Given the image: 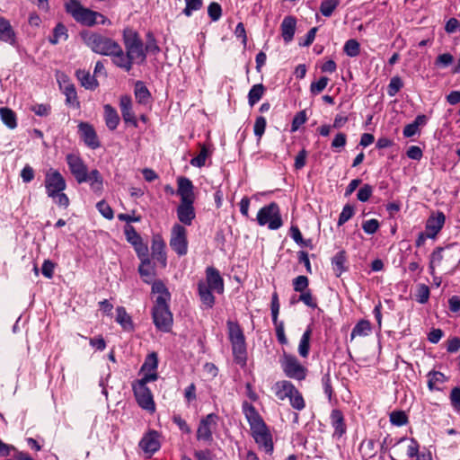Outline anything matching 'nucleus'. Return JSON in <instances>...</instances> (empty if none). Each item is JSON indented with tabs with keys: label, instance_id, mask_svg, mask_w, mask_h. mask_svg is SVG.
I'll list each match as a JSON object with an SVG mask.
<instances>
[{
	"label": "nucleus",
	"instance_id": "f257e3e1",
	"mask_svg": "<svg viewBox=\"0 0 460 460\" xmlns=\"http://www.w3.org/2000/svg\"><path fill=\"white\" fill-rule=\"evenodd\" d=\"M122 39L125 50L119 44L114 65L129 72L134 64L142 65L146 62L144 43L138 33L129 28L123 31Z\"/></svg>",
	"mask_w": 460,
	"mask_h": 460
},
{
	"label": "nucleus",
	"instance_id": "f03ea898",
	"mask_svg": "<svg viewBox=\"0 0 460 460\" xmlns=\"http://www.w3.org/2000/svg\"><path fill=\"white\" fill-rule=\"evenodd\" d=\"M243 412L250 425L252 436L265 453L273 451L271 434L255 407L248 402L242 405Z\"/></svg>",
	"mask_w": 460,
	"mask_h": 460
},
{
	"label": "nucleus",
	"instance_id": "7ed1b4c3",
	"mask_svg": "<svg viewBox=\"0 0 460 460\" xmlns=\"http://www.w3.org/2000/svg\"><path fill=\"white\" fill-rule=\"evenodd\" d=\"M80 37L84 43L94 53L111 57L112 63L116 59L119 43L110 37L96 31L84 30Z\"/></svg>",
	"mask_w": 460,
	"mask_h": 460
},
{
	"label": "nucleus",
	"instance_id": "20e7f679",
	"mask_svg": "<svg viewBox=\"0 0 460 460\" xmlns=\"http://www.w3.org/2000/svg\"><path fill=\"white\" fill-rule=\"evenodd\" d=\"M65 9L77 22L83 25L111 24V21L104 15L84 7L78 0H67L65 4Z\"/></svg>",
	"mask_w": 460,
	"mask_h": 460
},
{
	"label": "nucleus",
	"instance_id": "39448f33",
	"mask_svg": "<svg viewBox=\"0 0 460 460\" xmlns=\"http://www.w3.org/2000/svg\"><path fill=\"white\" fill-rule=\"evenodd\" d=\"M226 326L234 360L236 364L243 367L246 364L247 360V349L243 332L237 322L228 320Z\"/></svg>",
	"mask_w": 460,
	"mask_h": 460
},
{
	"label": "nucleus",
	"instance_id": "423d86ee",
	"mask_svg": "<svg viewBox=\"0 0 460 460\" xmlns=\"http://www.w3.org/2000/svg\"><path fill=\"white\" fill-rule=\"evenodd\" d=\"M155 381V376L142 377L132 384L133 393L139 407L146 411L153 413L155 411V403L150 389L146 386L147 383Z\"/></svg>",
	"mask_w": 460,
	"mask_h": 460
},
{
	"label": "nucleus",
	"instance_id": "0eeeda50",
	"mask_svg": "<svg viewBox=\"0 0 460 460\" xmlns=\"http://www.w3.org/2000/svg\"><path fill=\"white\" fill-rule=\"evenodd\" d=\"M256 220L261 226H267L270 230H278L283 225L280 209L276 202L262 207L258 211Z\"/></svg>",
	"mask_w": 460,
	"mask_h": 460
},
{
	"label": "nucleus",
	"instance_id": "6e6552de",
	"mask_svg": "<svg viewBox=\"0 0 460 460\" xmlns=\"http://www.w3.org/2000/svg\"><path fill=\"white\" fill-rule=\"evenodd\" d=\"M279 363L287 377L297 381L305 379L308 370L299 362L296 356L284 352L279 359Z\"/></svg>",
	"mask_w": 460,
	"mask_h": 460
},
{
	"label": "nucleus",
	"instance_id": "1a4fd4ad",
	"mask_svg": "<svg viewBox=\"0 0 460 460\" xmlns=\"http://www.w3.org/2000/svg\"><path fill=\"white\" fill-rule=\"evenodd\" d=\"M152 315L154 323L158 330L164 332H168L171 330L173 320L168 303H164L161 300L159 304H155Z\"/></svg>",
	"mask_w": 460,
	"mask_h": 460
},
{
	"label": "nucleus",
	"instance_id": "9d476101",
	"mask_svg": "<svg viewBox=\"0 0 460 460\" xmlns=\"http://www.w3.org/2000/svg\"><path fill=\"white\" fill-rule=\"evenodd\" d=\"M170 246L179 256L187 254V230L183 226L175 224L172 226L171 231Z\"/></svg>",
	"mask_w": 460,
	"mask_h": 460
},
{
	"label": "nucleus",
	"instance_id": "9b49d317",
	"mask_svg": "<svg viewBox=\"0 0 460 460\" xmlns=\"http://www.w3.org/2000/svg\"><path fill=\"white\" fill-rule=\"evenodd\" d=\"M44 186L48 197L64 191L66 182L63 175L56 169L50 168L45 172Z\"/></svg>",
	"mask_w": 460,
	"mask_h": 460
},
{
	"label": "nucleus",
	"instance_id": "f8f14e48",
	"mask_svg": "<svg viewBox=\"0 0 460 460\" xmlns=\"http://www.w3.org/2000/svg\"><path fill=\"white\" fill-rule=\"evenodd\" d=\"M218 416L215 413H209L199 421L197 429V439L205 442L213 440V433L217 428Z\"/></svg>",
	"mask_w": 460,
	"mask_h": 460
},
{
	"label": "nucleus",
	"instance_id": "ddd939ff",
	"mask_svg": "<svg viewBox=\"0 0 460 460\" xmlns=\"http://www.w3.org/2000/svg\"><path fill=\"white\" fill-rule=\"evenodd\" d=\"M66 161L68 168L78 183H84L86 181L85 175L88 173V169L83 159L79 155L67 154Z\"/></svg>",
	"mask_w": 460,
	"mask_h": 460
},
{
	"label": "nucleus",
	"instance_id": "4468645a",
	"mask_svg": "<svg viewBox=\"0 0 460 460\" xmlns=\"http://www.w3.org/2000/svg\"><path fill=\"white\" fill-rule=\"evenodd\" d=\"M78 131L82 140L88 147L92 149L100 147V141L92 125L87 122H80L78 125Z\"/></svg>",
	"mask_w": 460,
	"mask_h": 460
},
{
	"label": "nucleus",
	"instance_id": "2eb2a0df",
	"mask_svg": "<svg viewBox=\"0 0 460 460\" xmlns=\"http://www.w3.org/2000/svg\"><path fill=\"white\" fill-rule=\"evenodd\" d=\"M446 222V217L443 212L438 211L432 214L426 223V233L429 238H435L443 228Z\"/></svg>",
	"mask_w": 460,
	"mask_h": 460
},
{
	"label": "nucleus",
	"instance_id": "dca6fc26",
	"mask_svg": "<svg viewBox=\"0 0 460 460\" xmlns=\"http://www.w3.org/2000/svg\"><path fill=\"white\" fill-rule=\"evenodd\" d=\"M204 282L217 294H223L225 286L224 279L218 270L214 267L206 269V280Z\"/></svg>",
	"mask_w": 460,
	"mask_h": 460
},
{
	"label": "nucleus",
	"instance_id": "f3484780",
	"mask_svg": "<svg viewBox=\"0 0 460 460\" xmlns=\"http://www.w3.org/2000/svg\"><path fill=\"white\" fill-rule=\"evenodd\" d=\"M140 448L149 456L159 450L161 444L157 431L151 430L146 433L139 442Z\"/></svg>",
	"mask_w": 460,
	"mask_h": 460
},
{
	"label": "nucleus",
	"instance_id": "a211bd4d",
	"mask_svg": "<svg viewBox=\"0 0 460 460\" xmlns=\"http://www.w3.org/2000/svg\"><path fill=\"white\" fill-rule=\"evenodd\" d=\"M177 193L181 197V202H194L193 184L190 180L185 177H180L177 181Z\"/></svg>",
	"mask_w": 460,
	"mask_h": 460
},
{
	"label": "nucleus",
	"instance_id": "6ab92c4d",
	"mask_svg": "<svg viewBox=\"0 0 460 460\" xmlns=\"http://www.w3.org/2000/svg\"><path fill=\"white\" fill-rule=\"evenodd\" d=\"M119 107L124 121L137 128V120L132 109L131 97L128 95L121 96L119 100Z\"/></svg>",
	"mask_w": 460,
	"mask_h": 460
},
{
	"label": "nucleus",
	"instance_id": "aec40b11",
	"mask_svg": "<svg viewBox=\"0 0 460 460\" xmlns=\"http://www.w3.org/2000/svg\"><path fill=\"white\" fill-rule=\"evenodd\" d=\"M214 290L210 288L204 280L198 282V294L202 304L203 309H211L215 303L216 297L213 295Z\"/></svg>",
	"mask_w": 460,
	"mask_h": 460
},
{
	"label": "nucleus",
	"instance_id": "412c9836",
	"mask_svg": "<svg viewBox=\"0 0 460 460\" xmlns=\"http://www.w3.org/2000/svg\"><path fill=\"white\" fill-rule=\"evenodd\" d=\"M331 424L334 429L333 437L341 438L346 433V424L341 411L334 409L331 412Z\"/></svg>",
	"mask_w": 460,
	"mask_h": 460
},
{
	"label": "nucleus",
	"instance_id": "4be33fe9",
	"mask_svg": "<svg viewBox=\"0 0 460 460\" xmlns=\"http://www.w3.org/2000/svg\"><path fill=\"white\" fill-rule=\"evenodd\" d=\"M177 217L181 223L190 226L195 218L193 202H181L177 208Z\"/></svg>",
	"mask_w": 460,
	"mask_h": 460
},
{
	"label": "nucleus",
	"instance_id": "5701e85b",
	"mask_svg": "<svg viewBox=\"0 0 460 460\" xmlns=\"http://www.w3.org/2000/svg\"><path fill=\"white\" fill-rule=\"evenodd\" d=\"M296 29V19L294 16L288 15L284 17L281 24L280 31L281 36L286 43L293 40Z\"/></svg>",
	"mask_w": 460,
	"mask_h": 460
},
{
	"label": "nucleus",
	"instance_id": "b1692460",
	"mask_svg": "<svg viewBox=\"0 0 460 460\" xmlns=\"http://www.w3.org/2000/svg\"><path fill=\"white\" fill-rule=\"evenodd\" d=\"M296 388V387L290 381L280 380L274 384L272 391L279 400L284 401L292 395Z\"/></svg>",
	"mask_w": 460,
	"mask_h": 460
},
{
	"label": "nucleus",
	"instance_id": "393cba45",
	"mask_svg": "<svg viewBox=\"0 0 460 460\" xmlns=\"http://www.w3.org/2000/svg\"><path fill=\"white\" fill-rule=\"evenodd\" d=\"M165 243L160 236H155L152 240V258L161 263L162 267L166 266Z\"/></svg>",
	"mask_w": 460,
	"mask_h": 460
},
{
	"label": "nucleus",
	"instance_id": "a878e982",
	"mask_svg": "<svg viewBox=\"0 0 460 460\" xmlns=\"http://www.w3.org/2000/svg\"><path fill=\"white\" fill-rule=\"evenodd\" d=\"M0 40L10 45L16 42V35L10 22L3 16H0Z\"/></svg>",
	"mask_w": 460,
	"mask_h": 460
},
{
	"label": "nucleus",
	"instance_id": "bb28decb",
	"mask_svg": "<svg viewBox=\"0 0 460 460\" xmlns=\"http://www.w3.org/2000/svg\"><path fill=\"white\" fill-rule=\"evenodd\" d=\"M158 358L155 352L148 354L141 367L142 377H148L149 376H155V380L158 378L157 374Z\"/></svg>",
	"mask_w": 460,
	"mask_h": 460
},
{
	"label": "nucleus",
	"instance_id": "cd10ccee",
	"mask_svg": "<svg viewBox=\"0 0 460 460\" xmlns=\"http://www.w3.org/2000/svg\"><path fill=\"white\" fill-rule=\"evenodd\" d=\"M86 181L90 185L91 190L101 195L103 190V178L97 169H93L85 175Z\"/></svg>",
	"mask_w": 460,
	"mask_h": 460
},
{
	"label": "nucleus",
	"instance_id": "c85d7f7f",
	"mask_svg": "<svg viewBox=\"0 0 460 460\" xmlns=\"http://www.w3.org/2000/svg\"><path fill=\"white\" fill-rule=\"evenodd\" d=\"M372 332V325L368 320L361 319L353 327L349 341H352L356 337H367Z\"/></svg>",
	"mask_w": 460,
	"mask_h": 460
},
{
	"label": "nucleus",
	"instance_id": "c756f323",
	"mask_svg": "<svg viewBox=\"0 0 460 460\" xmlns=\"http://www.w3.org/2000/svg\"><path fill=\"white\" fill-rule=\"evenodd\" d=\"M103 110L107 128L111 131L115 130L119 123V117L117 111L111 104H105Z\"/></svg>",
	"mask_w": 460,
	"mask_h": 460
},
{
	"label": "nucleus",
	"instance_id": "7c9ffc66",
	"mask_svg": "<svg viewBox=\"0 0 460 460\" xmlns=\"http://www.w3.org/2000/svg\"><path fill=\"white\" fill-rule=\"evenodd\" d=\"M116 322L122 327L126 332H131L134 330V324L131 316L127 313L123 306H118L116 309Z\"/></svg>",
	"mask_w": 460,
	"mask_h": 460
},
{
	"label": "nucleus",
	"instance_id": "2f4dec72",
	"mask_svg": "<svg viewBox=\"0 0 460 460\" xmlns=\"http://www.w3.org/2000/svg\"><path fill=\"white\" fill-rule=\"evenodd\" d=\"M75 75L81 85L85 89L93 91L98 87V81L88 71L77 70Z\"/></svg>",
	"mask_w": 460,
	"mask_h": 460
},
{
	"label": "nucleus",
	"instance_id": "473e14b6",
	"mask_svg": "<svg viewBox=\"0 0 460 460\" xmlns=\"http://www.w3.org/2000/svg\"><path fill=\"white\" fill-rule=\"evenodd\" d=\"M152 292L157 295L155 304H159L160 299H162L164 303H168L171 299L170 292L161 280H155L152 283Z\"/></svg>",
	"mask_w": 460,
	"mask_h": 460
},
{
	"label": "nucleus",
	"instance_id": "72a5a7b5",
	"mask_svg": "<svg viewBox=\"0 0 460 460\" xmlns=\"http://www.w3.org/2000/svg\"><path fill=\"white\" fill-rule=\"evenodd\" d=\"M347 257L344 251H340L332 259V266L336 277L341 276V274L347 270V267L345 265Z\"/></svg>",
	"mask_w": 460,
	"mask_h": 460
},
{
	"label": "nucleus",
	"instance_id": "f704fd0d",
	"mask_svg": "<svg viewBox=\"0 0 460 460\" xmlns=\"http://www.w3.org/2000/svg\"><path fill=\"white\" fill-rule=\"evenodd\" d=\"M427 117L423 114L418 115L414 121L406 125L403 128L402 134L405 137H411L419 132L420 126H424L427 123Z\"/></svg>",
	"mask_w": 460,
	"mask_h": 460
},
{
	"label": "nucleus",
	"instance_id": "c9c22d12",
	"mask_svg": "<svg viewBox=\"0 0 460 460\" xmlns=\"http://www.w3.org/2000/svg\"><path fill=\"white\" fill-rule=\"evenodd\" d=\"M136 100L140 104H147L151 100V93L142 81H137L134 90Z\"/></svg>",
	"mask_w": 460,
	"mask_h": 460
},
{
	"label": "nucleus",
	"instance_id": "e433bc0d",
	"mask_svg": "<svg viewBox=\"0 0 460 460\" xmlns=\"http://www.w3.org/2000/svg\"><path fill=\"white\" fill-rule=\"evenodd\" d=\"M359 451L363 460H369L374 457L376 453V442L374 439H366L360 443Z\"/></svg>",
	"mask_w": 460,
	"mask_h": 460
},
{
	"label": "nucleus",
	"instance_id": "4c0bfd02",
	"mask_svg": "<svg viewBox=\"0 0 460 460\" xmlns=\"http://www.w3.org/2000/svg\"><path fill=\"white\" fill-rule=\"evenodd\" d=\"M0 118L2 122L10 129L17 127V117L15 112L7 107L0 108Z\"/></svg>",
	"mask_w": 460,
	"mask_h": 460
},
{
	"label": "nucleus",
	"instance_id": "58836bf2",
	"mask_svg": "<svg viewBox=\"0 0 460 460\" xmlns=\"http://www.w3.org/2000/svg\"><path fill=\"white\" fill-rule=\"evenodd\" d=\"M138 272L146 283H151L155 276V270L151 266L149 258L142 259Z\"/></svg>",
	"mask_w": 460,
	"mask_h": 460
},
{
	"label": "nucleus",
	"instance_id": "ea45409f",
	"mask_svg": "<svg viewBox=\"0 0 460 460\" xmlns=\"http://www.w3.org/2000/svg\"><path fill=\"white\" fill-rule=\"evenodd\" d=\"M311 335L312 328L308 326L303 333L298 345V353L302 358H305L309 355Z\"/></svg>",
	"mask_w": 460,
	"mask_h": 460
},
{
	"label": "nucleus",
	"instance_id": "a19ab883",
	"mask_svg": "<svg viewBox=\"0 0 460 460\" xmlns=\"http://www.w3.org/2000/svg\"><path fill=\"white\" fill-rule=\"evenodd\" d=\"M447 380V376L438 371H430L428 374V387L430 391L439 390L438 385L444 384Z\"/></svg>",
	"mask_w": 460,
	"mask_h": 460
},
{
	"label": "nucleus",
	"instance_id": "79ce46f5",
	"mask_svg": "<svg viewBox=\"0 0 460 460\" xmlns=\"http://www.w3.org/2000/svg\"><path fill=\"white\" fill-rule=\"evenodd\" d=\"M265 87L262 84L252 85L248 93V103L251 107L254 106L263 96Z\"/></svg>",
	"mask_w": 460,
	"mask_h": 460
},
{
	"label": "nucleus",
	"instance_id": "37998d69",
	"mask_svg": "<svg viewBox=\"0 0 460 460\" xmlns=\"http://www.w3.org/2000/svg\"><path fill=\"white\" fill-rule=\"evenodd\" d=\"M68 38L66 27L59 22L53 30V35L49 38V42L53 45L58 44L61 40H66Z\"/></svg>",
	"mask_w": 460,
	"mask_h": 460
},
{
	"label": "nucleus",
	"instance_id": "c03bdc74",
	"mask_svg": "<svg viewBox=\"0 0 460 460\" xmlns=\"http://www.w3.org/2000/svg\"><path fill=\"white\" fill-rule=\"evenodd\" d=\"M288 400L292 408L296 411H302L305 407L304 397L297 388H296L292 395L288 397Z\"/></svg>",
	"mask_w": 460,
	"mask_h": 460
},
{
	"label": "nucleus",
	"instance_id": "a18cd8bd",
	"mask_svg": "<svg viewBox=\"0 0 460 460\" xmlns=\"http://www.w3.org/2000/svg\"><path fill=\"white\" fill-rule=\"evenodd\" d=\"M185 8L182 10V13L190 17L194 12H197L202 8L203 0H184Z\"/></svg>",
	"mask_w": 460,
	"mask_h": 460
},
{
	"label": "nucleus",
	"instance_id": "49530a36",
	"mask_svg": "<svg viewBox=\"0 0 460 460\" xmlns=\"http://www.w3.org/2000/svg\"><path fill=\"white\" fill-rule=\"evenodd\" d=\"M343 51L347 56L355 58L359 55L360 45L356 40H349L344 44Z\"/></svg>",
	"mask_w": 460,
	"mask_h": 460
},
{
	"label": "nucleus",
	"instance_id": "de8ad7c7",
	"mask_svg": "<svg viewBox=\"0 0 460 460\" xmlns=\"http://www.w3.org/2000/svg\"><path fill=\"white\" fill-rule=\"evenodd\" d=\"M339 4V0H323L320 5V12L323 16L330 17Z\"/></svg>",
	"mask_w": 460,
	"mask_h": 460
},
{
	"label": "nucleus",
	"instance_id": "09e8293b",
	"mask_svg": "<svg viewBox=\"0 0 460 460\" xmlns=\"http://www.w3.org/2000/svg\"><path fill=\"white\" fill-rule=\"evenodd\" d=\"M209 155L208 149L205 145L200 146L199 154L190 160V164L195 167H202L206 164V160Z\"/></svg>",
	"mask_w": 460,
	"mask_h": 460
},
{
	"label": "nucleus",
	"instance_id": "8fccbe9b",
	"mask_svg": "<svg viewBox=\"0 0 460 460\" xmlns=\"http://www.w3.org/2000/svg\"><path fill=\"white\" fill-rule=\"evenodd\" d=\"M403 83L399 76H394L391 78L390 83L387 86V94L390 97H394L402 88Z\"/></svg>",
	"mask_w": 460,
	"mask_h": 460
},
{
	"label": "nucleus",
	"instance_id": "3c124183",
	"mask_svg": "<svg viewBox=\"0 0 460 460\" xmlns=\"http://www.w3.org/2000/svg\"><path fill=\"white\" fill-rule=\"evenodd\" d=\"M309 279L306 276H298L293 279V288L296 292L303 293L308 289Z\"/></svg>",
	"mask_w": 460,
	"mask_h": 460
},
{
	"label": "nucleus",
	"instance_id": "603ef678",
	"mask_svg": "<svg viewBox=\"0 0 460 460\" xmlns=\"http://www.w3.org/2000/svg\"><path fill=\"white\" fill-rule=\"evenodd\" d=\"M144 50H145V54L146 55L148 54V53L149 54H153V55H156L160 51V48L157 45L155 37L151 33L147 34L146 42L144 45Z\"/></svg>",
	"mask_w": 460,
	"mask_h": 460
},
{
	"label": "nucleus",
	"instance_id": "864d4df0",
	"mask_svg": "<svg viewBox=\"0 0 460 460\" xmlns=\"http://www.w3.org/2000/svg\"><path fill=\"white\" fill-rule=\"evenodd\" d=\"M329 83V78L326 76H322L318 81L312 82L310 85V92L314 95H317L322 93L327 86Z\"/></svg>",
	"mask_w": 460,
	"mask_h": 460
},
{
	"label": "nucleus",
	"instance_id": "5fc2aeb1",
	"mask_svg": "<svg viewBox=\"0 0 460 460\" xmlns=\"http://www.w3.org/2000/svg\"><path fill=\"white\" fill-rule=\"evenodd\" d=\"M429 287L425 284H420L417 287L416 300L420 304H426L429 301Z\"/></svg>",
	"mask_w": 460,
	"mask_h": 460
},
{
	"label": "nucleus",
	"instance_id": "6e6d98bb",
	"mask_svg": "<svg viewBox=\"0 0 460 460\" xmlns=\"http://www.w3.org/2000/svg\"><path fill=\"white\" fill-rule=\"evenodd\" d=\"M208 14L212 22H217L222 16V8L218 3L212 2L208 6Z\"/></svg>",
	"mask_w": 460,
	"mask_h": 460
},
{
	"label": "nucleus",
	"instance_id": "4d7b16f0",
	"mask_svg": "<svg viewBox=\"0 0 460 460\" xmlns=\"http://www.w3.org/2000/svg\"><path fill=\"white\" fill-rule=\"evenodd\" d=\"M298 301L304 303L306 306L314 309L317 307L316 298L314 297L311 290L300 294Z\"/></svg>",
	"mask_w": 460,
	"mask_h": 460
},
{
	"label": "nucleus",
	"instance_id": "13d9d810",
	"mask_svg": "<svg viewBox=\"0 0 460 460\" xmlns=\"http://www.w3.org/2000/svg\"><path fill=\"white\" fill-rule=\"evenodd\" d=\"M279 296L277 292H274L271 296V304H270V309H271V316H272V322L273 323H277L279 322Z\"/></svg>",
	"mask_w": 460,
	"mask_h": 460
},
{
	"label": "nucleus",
	"instance_id": "bf43d9fd",
	"mask_svg": "<svg viewBox=\"0 0 460 460\" xmlns=\"http://www.w3.org/2000/svg\"><path fill=\"white\" fill-rule=\"evenodd\" d=\"M307 119L306 113L305 111H301L297 112L291 124V132H296L299 129V128L305 123Z\"/></svg>",
	"mask_w": 460,
	"mask_h": 460
},
{
	"label": "nucleus",
	"instance_id": "052dcab7",
	"mask_svg": "<svg viewBox=\"0 0 460 460\" xmlns=\"http://www.w3.org/2000/svg\"><path fill=\"white\" fill-rule=\"evenodd\" d=\"M354 215V208L350 205H345L341 212L338 219V226L344 225L349 221Z\"/></svg>",
	"mask_w": 460,
	"mask_h": 460
},
{
	"label": "nucleus",
	"instance_id": "680f3d73",
	"mask_svg": "<svg viewBox=\"0 0 460 460\" xmlns=\"http://www.w3.org/2000/svg\"><path fill=\"white\" fill-rule=\"evenodd\" d=\"M125 234L128 242L130 243L132 245H137V243H139L142 240L141 236L138 234L136 229L131 226H126Z\"/></svg>",
	"mask_w": 460,
	"mask_h": 460
},
{
	"label": "nucleus",
	"instance_id": "e2e57ef3",
	"mask_svg": "<svg viewBox=\"0 0 460 460\" xmlns=\"http://www.w3.org/2000/svg\"><path fill=\"white\" fill-rule=\"evenodd\" d=\"M449 399L455 411L460 413V387H454L451 390Z\"/></svg>",
	"mask_w": 460,
	"mask_h": 460
},
{
	"label": "nucleus",
	"instance_id": "0e129e2a",
	"mask_svg": "<svg viewBox=\"0 0 460 460\" xmlns=\"http://www.w3.org/2000/svg\"><path fill=\"white\" fill-rule=\"evenodd\" d=\"M407 416L403 411H393L390 414V421L395 426H402L407 423Z\"/></svg>",
	"mask_w": 460,
	"mask_h": 460
},
{
	"label": "nucleus",
	"instance_id": "69168bd1",
	"mask_svg": "<svg viewBox=\"0 0 460 460\" xmlns=\"http://www.w3.org/2000/svg\"><path fill=\"white\" fill-rule=\"evenodd\" d=\"M49 198H51L58 207L64 208H66L70 204L69 199L64 191L57 192L56 194H54L53 196H49Z\"/></svg>",
	"mask_w": 460,
	"mask_h": 460
},
{
	"label": "nucleus",
	"instance_id": "338daca9",
	"mask_svg": "<svg viewBox=\"0 0 460 460\" xmlns=\"http://www.w3.org/2000/svg\"><path fill=\"white\" fill-rule=\"evenodd\" d=\"M265 128H266V119L262 116L257 117L255 123H254L253 131H254V135L259 139L264 134Z\"/></svg>",
	"mask_w": 460,
	"mask_h": 460
},
{
	"label": "nucleus",
	"instance_id": "774afa93",
	"mask_svg": "<svg viewBox=\"0 0 460 460\" xmlns=\"http://www.w3.org/2000/svg\"><path fill=\"white\" fill-rule=\"evenodd\" d=\"M373 193V187L369 184H364L358 191L357 198L361 202H366L369 199Z\"/></svg>",
	"mask_w": 460,
	"mask_h": 460
}]
</instances>
